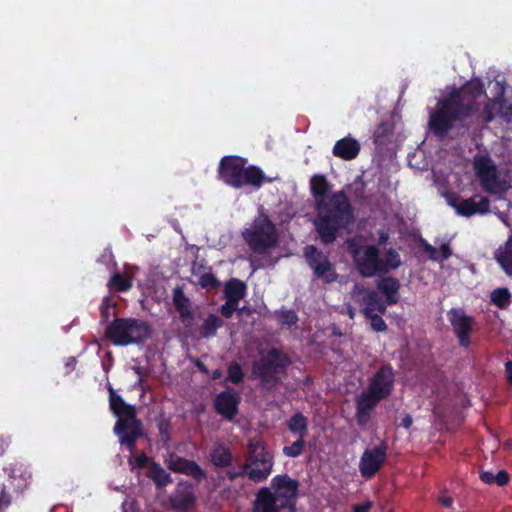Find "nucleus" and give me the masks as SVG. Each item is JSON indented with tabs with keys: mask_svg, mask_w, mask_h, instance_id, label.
<instances>
[{
	"mask_svg": "<svg viewBox=\"0 0 512 512\" xmlns=\"http://www.w3.org/2000/svg\"><path fill=\"white\" fill-rule=\"evenodd\" d=\"M198 284L206 290L218 289L221 285L217 277L211 272H205L199 276Z\"/></svg>",
	"mask_w": 512,
	"mask_h": 512,
	"instance_id": "nucleus-39",
	"label": "nucleus"
},
{
	"mask_svg": "<svg viewBox=\"0 0 512 512\" xmlns=\"http://www.w3.org/2000/svg\"><path fill=\"white\" fill-rule=\"evenodd\" d=\"M387 455V445L381 443L371 449H366L361 456L359 470L361 475L370 479L376 475L384 464Z\"/></svg>",
	"mask_w": 512,
	"mask_h": 512,
	"instance_id": "nucleus-14",
	"label": "nucleus"
},
{
	"mask_svg": "<svg viewBox=\"0 0 512 512\" xmlns=\"http://www.w3.org/2000/svg\"><path fill=\"white\" fill-rule=\"evenodd\" d=\"M479 120L484 124L490 123L494 119L493 107L489 104H486L480 115L478 116Z\"/></svg>",
	"mask_w": 512,
	"mask_h": 512,
	"instance_id": "nucleus-49",
	"label": "nucleus"
},
{
	"mask_svg": "<svg viewBox=\"0 0 512 512\" xmlns=\"http://www.w3.org/2000/svg\"><path fill=\"white\" fill-rule=\"evenodd\" d=\"M170 503L176 512H190L196 504L193 485L188 481H180L170 496Z\"/></svg>",
	"mask_w": 512,
	"mask_h": 512,
	"instance_id": "nucleus-15",
	"label": "nucleus"
},
{
	"mask_svg": "<svg viewBox=\"0 0 512 512\" xmlns=\"http://www.w3.org/2000/svg\"><path fill=\"white\" fill-rule=\"evenodd\" d=\"M223 325L224 322L219 316L209 314L200 327V334L203 338L214 337Z\"/></svg>",
	"mask_w": 512,
	"mask_h": 512,
	"instance_id": "nucleus-31",
	"label": "nucleus"
},
{
	"mask_svg": "<svg viewBox=\"0 0 512 512\" xmlns=\"http://www.w3.org/2000/svg\"><path fill=\"white\" fill-rule=\"evenodd\" d=\"M291 357L283 349L271 347L253 363L252 373L266 390L276 388L288 374Z\"/></svg>",
	"mask_w": 512,
	"mask_h": 512,
	"instance_id": "nucleus-4",
	"label": "nucleus"
},
{
	"mask_svg": "<svg viewBox=\"0 0 512 512\" xmlns=\"http://www.w3.org/2000/svg\"><path fill=\"white\" fill-rule=\"evenodd\" d=\"M494 259L502 271L512 278V234L495 250Z\"/></svg>",
	"mask_w": 512,
	"mask_h": 512,
	"instance_id": "nucleus-26",
	"label": "nucleus"
},
{
	"mask_svg": "<svg viewBox=\"0 0 512 512\" xmlns=\"http://www.w3.org/2000/svg\"><path fill=\"white\" fill-rule=\"evenodd\" d=\"M109 288L115 292H127L132 288V279L116 272L109 280Z\"/></svg>",
	"mask_w": 512,
	"mask_h": 512,
	"instance_id": "nucleus-33",
	"label": "nucleus"
},
{
	"mask_svg": "<svg viewBox=\"0 0 512 512\" xmlns=\"http://www.w3.org/2000/svg\"><path fill=\"white\" fill-rule=\"evenodd\" d=\"M413 423V420H412V417L410 415H405L403 418H402V423L401 425L406 428V429H409L411 427Z\"/></svg>",
	"mask_w": 512,
	"mask_h": 512,
	"instance_id": "nucleus-58",
	"label": "nucleus"
},
{
	"mask_svg": "<svg viewBox=\"0 0 512 512\" xmlns=\"http://www.w3.org/2000/svg\"><path fill=\"white\" fill-rule=\"evenodd\" d=\"M378 300L379 296L375 291H366L361 300V312L364 316H370L375 313Z\"/></svg>",
	"mask_w": 512,
	"mask_h": 512,
	"instance_id": "nucleus-36",
	"label": "nucleus"
},
{
	"mask_svg": "<svg viewBox=\"0 0 512 512\" xmlns=\"http://www.w3.org/2000/svg\"><path fill=\"white\" fill-rule=\"evenodd\" d=\"M360 143L351 136H346L333 146L332 153L335 157L350 161L355 159L360 153Z\"/></svg>",
	"mask_w": 512,
	"mask_h": 512,
	"instance_id": "nucleus-23",
	"label": "nucleus"
},
{
	"mask_svg": "<svg viewBox=\"0 0 512 512\" xmlns=\"http://www.w3.org/2000/svg\"><path fill=\"white\" fill-rule=\"evenodd\" d=\"M227 380L232 382L233 384H239L244 379V373L242 367L237 362H232L229 364Z\"/></svg>",
	"mask_w": 512,
	"mask_h": 512,
	"instance_id": "nucleus-40",
	"label": "nucleus"
},
{
	"mask_svg": "<svg viewBox=\"0 0 512 512\" xmlns=\"http://www.w3.org/2000/svg\"><path fill=\"white\" fill-rule=\"evenodd\" d=\"M348 250L358 273L364 278L381 275L382 258L375 245H361L356 240H348Z\"/></svg>",
	"mask_w": 512,
	"mask_h": 512,
	"instance_id": "nucleus-9",
	"label": "nucleus"
},
{
	"mask_svg": "<svg viewBox=\"0 0 512 512\" xmlns=\"http://www.w3.org/2000/svg\"><path fill=\"white\" fill-rule=\"evenodd\" d=\"M246 163L247 159L240 156L222 157L218 166L219 178L236 189L247 185L261 187L266 180L264 172L255 165L246 167Z\"/></svg>",
	"mask_w": 512,
	"mask_h": 512,
	"instance_id": "nucleus-5",
	"label": "nucleus"
},
{
	"mask_svg": "<svg viewBox=\"0 0 512 512\" xmlns=\"http://www.w3.org/2000/svg\"><path fill=\"white\" fill-rule=\"evenodd\" d=\"M305 446L306 437H297L290 446H284L282 452L287 457L296 458L304 452Z\"/></svg>",
	"mask_w": 512,
	"mask_h": 512,
	"instance_id": "nucleus-38",
	"label": "nucleus"
},
{
	"mask_svg": "<svg viewBox=\"0 0 512 512\" xmlns=\"http://www.w3.org/2000/svg\"><path fill=\"white\" fill-rule=\"evenodd\" d=\"M376 287L385 295L386 303L389 306L395 305L399 302V290L401 284L397 278L392 276L382 277L377 281Z\"/></svg>",
	"mask_w": 512,
	"mask_h": 512,
	"instance_id": "nucleus-25",
	"label": "nucleus"
},
{
	"mask_svg": "<svg viewBox=\"0 0 512 512\" xmlns=\"http://www.w3.org/2000/svg\"><path fill=\"white\" fill-rule=\"evenodd\" d=\"M422 246L423 249L429 253V258L436 262L445 261L452 255V250L448 243H443L438 250L428 242L422 240Z\"/></svg>",
	"mask_w": 512,
	"mask_h": 512,
	"instance_id": "nucleus-30",
	"label": "nucleus"
},
{
	"mask_svg": "<svg viewBox=\"0 0 512 512\" xmlns=\"http://www.w3.org/2000/svg\"><path fill=\"white\" fill-rule=\"evenodd\" d=\"M365 317L370 320L371 327L374 331L384 332L387 330V324L380 315L374 313Z\"/></svg>",
	"mask_w": 512,
	"mask_h": 512,
	"instance_id": "nucleus-43",
	"label": "nucleus"
},
{
	"mask_svg": "<svg viewBox=\"0 0 512 512\" xmlns=\"http://www.w3.org/2000/svg\"><path fill=\"white\" fill-rule=\"evenodd\" d=\"M277 497L267 487L258 490L253 502L252 512H279Z\"/></svg>",
	"mask_w": 512,
	"mask_h": 512,
	"instance_id": "nucleus-24",
	"label": "nucleus"
},
{
	"mask_svg": "<svg viewBox=\"0 0 512 512\" xmlns=\"http://www.w3.org/2000/svg\"><path fill=\"white\" fill-rule=\"evenodd\" d=\"M304 257L312 270L313 280L321 281L323 284H332L337 281L339 275L335 264L323 251L314 245H308L304 248Z\"/></svg>",
	"mask_w": 512,
	"mask_h": 512,
	"instance_id": "nucleus-10",
	"label": "nucleus"
},
{
	"mask_svg": "<svg viewBox=\"0 0 512 512\" xmlns=\"http://www.w3.org/2000/svg\"><path fill=\"white\" fill-rule=\"evenodd\" d=\"M215 472V475L210 476L212 491H217L219 488H221L226 480V474L224 470H215Z\"/></svg>",
	"mask_w": 512,
	"mask_h": 512,
	"instance_id": "nucleus-47",
	"label": "nucleus"
},
{
	"mask_svg": "<svg viewBox=\"0 0 512 512\" xmlns=\"http://www.w3.org/2000/svg\"><path fill=\"white\" fill-rule=\"evenodd\" d=\"M148 477L155 483L159 488L165 487L172 483V477L167 473L164 468L158 463H152Z\"/></svg>",
	"mask_w": 512,
	"mask_h": 512,
	"instance_id": "nucleus-32",
	"label": "nucleus"
},
{
	"mask_svg": "<svg viewBox=\"0 0 512 512\" xmlns=\"http://www.w3.org/2000/svg\"><path fill=\"white\" fill-rule=\"evenodd\" d=\"M395 374L391 364L381 365L369 378L367 389L383 400L387 399L394 390Z\"/></svg>",
	"mask_w": 512,
	"mask_h": 512,
	"instance_id": "nucleus-13",
	"label": "nucleus"
},
{
	"mask_svg": "<svg viewBox=\"0 0 512 512\" xmlns=\"http://www.w3.org/2000/svg\"><path fill=\"white\" fill-rule=\"evenodd\" d=\"M479 105L475 101L464 102L460 90H453L438 101L437 109L430 113L428 127L438 138H444L455 122L471 117Z\"/></svg>",
	"mask_w": 512,
	"mask_h": 512,
	"instance_id": "nucleus-2",
	"label": "nucleus"
},
{
	"mask_svg": "<svg viewBox=\"0 0 512 512\" xmlns=\"http://www.w3.org/2000/svg\"><path fill=\"white\" fill-rule=\"evenodd\" d=\"M464 92L471 94L473 99H477L485 94L483 84L481 82H472L464 87Z\"/></svg>",
	"mask_w": 512,
	"mask_h": 512,
	"instance_id": "nucleus-44",
	"label": "nucleus"
},
{
	"mask_svg": "<svg viewBox=\"0 0 512 512\" xmlns=\"http://www.w3.org/2000/svg\"><path fill=\"white\" fill-rule=\"evenodd\" d=\"M278 320L280 323L291 327L298 322V315L293 310H282L278 314Z\"/></svg>",
	"mask_w": 512,
	"mask_h": 512,
	"instance_id": "nucleus-41",
	"label": "nucleus"
},
{
	"mask_svg": "<svg viewBox=\"0 0 512 512\" xmlns=\"http://www.w3.org/2000/svg\"><path fill=\"white\" fill-rule=\"evenodd\" d=\"M164 463L167 468L174 473L184 474L191 477L194 481L200 483L208 478V473L196 461L186 459L176 453H169Z\"/></svg>",
	"mask_w": 512,
	"mask_h": 512,
	"instance_id": "nucleus-12",
	"label": "nucleus"
},
{
	"mask_svg": "<svg viewBox=\"0 0 512 512\" xmlns=\"http://www.w3.org/2000/svg\"><path fill=\"white\" fill-rule=\"evenodd\" d=\"M273 465L274 457L267 450L264 441L259 437L249 439L244 463V468L249 471L248 478L256 483L266 480L272 472Z\"/></svg>",
	"mask_w": 512,
	"mask_h": 512,
	"instance_id": "nucleus-7",
	"label": "nucleus"
},
{
	"mask_svg": "<svg viewBox=\"0 0 512 512\" xmlns=\"http://www.w3.org/2000/svg\"><path fill=\"white\" fill-rule=\"evenodd\" d=\"M106 337L116 346L131 344L129 335V318H115L105 330Z\"/></svg>",
	"mask_w": 512,
	"mask_h": 512,
	"instance_id": "nucleus-19",
	"label": "nucleus"
},
{
	"mask_svg": "<svg viewBox=\"0 0 512 512\" xmlns=\"http://www.w3.org/2000/svg\"><path fill=\"white\" fill-rule=\"evenodd\" d=\"M196 366H197V368L199 369L200 372L208 373V368L206 367V365L203 362L198 360L196 362Z\"/></svg>",
	"mask_w": 512,
	"mask_h": 512,
	"instance_id": "nucleus-61",
	"label": "nucleus"
},
{
	"mask_svg": "<svg viewBox=\"0 0 512 512\" xmlns=\"http://www.w3.org/2000/svg\"><path fill=\"white\" fill-rule=\"evenodd\" d=\"M490 299L499 309H505L510 305L511 293L506 287L496 288L491 292Z\"/></svg>",
	"mask_w": 512,
	"mask_h": 512,
	"instance_id": "nucleus-34",
	"label": "nucleus"
},
{
	"mask_svg": "<svg viewBox=\"0 0 512 512\" xmlns=\"http://www.w3.org/2000/svg\"><path fill=\"white\" fill-rule=\"evenodd\" d=\"M439 502L446 508H451L452 504H453V499L449 496H440L439 497Z\"/></svg>",
	"mask_w": 512,
	"mask_h": 512,
	"instance_id": "nucleus-56",
	"label": "nucleus"
},
{
	"mask_svg": "<svg viewBox=\"0 0 512 512\" xmlns=\"http://www.w3.org/2000/svg\"><path fill=\"white\" fill-rule=\"evenodd\" d=\"M372 507L371 502L367 501L362 504L354 505L352 508V512H369Z\"/></svg>",
	"mask_w": 512,
	"mask_h": 512,
	"instance_id": "nucleus-53",
	"label": "nucleus"
},
{
	"mask_svg": "<svg viewBox=\"0 0 512 512\" xmlns=\"http://www.w3.org/2000/svg\"><path fill=\"white\" fill-rule=\"evenodd\" d=\"M331 188L323 174H315L310 179V192L317 212L314 224L324 244L333 243L338 233L353 224L355 219L347 194L340 190L329 195Z\"/></svg>",
	"mask_w": 512,
	"mask_h": 512,
	"instance_id": "nucleus-1",
	"label": "nucleus"
},
{
	"mask_svg": "<svg viewBox=\"0 0 512 512\" xmlns=\"http://www.w3.org/2000/svg\"><path fill=\"white\" fill-rule=\"evenodd\" d=\"M388 239H389L388 233L383 231V230H381L379 232V240H378L379 244L380 245H385L387 243Z\"/></svg>",
	"mask_w": 512,
	"mask_h": 512,
	"instance_id": "nucleus-59",
	"label": "nucleus"
},
{
	"mask_svg": "<svg viewBox=\"0 0 512 512\" xmlns=\"http://www.w3.org/2000/svg\"><path fill=\"white\" fill-rule=\"evenodd\" d=\"M172 301L176 311L179 314L181 322L189 327L194 320V313L191 309V301L184 293L181 286H176L173 289Z\"/></svg>",
	"mask_w": 512,
	"mask_h": 512,
	"instance_id": "nucleus-20",
	"label": "nucleus"
},
{
	"mask_svg": "<svg viewBox=\"0 0 512 512\" xmlns=\"http://www.w3.org/2000/svg\"><path fill=\"white\" fill-rule=\"evenodd\" d=\"M226 479H229L230 481H234L238 478L247 476L248 477V470L244 468V465L241 469L237 470L233 467V465L230 468H224Z\"/></svg>",
	"mask_w": 512,
	"mask_h": 512,
	"instance_id": "nucleus-46",
	"label": "nucleus"
},
{
	"mask_svg": "<svg viewBox=\"0 0 512 512\" xmlns=\"http://www.w3.org/2000/svg\"><path fill=\"white\" fill-rule=\"evenodd\" d=\"M11 503V497L6 492L5 487L2 486L0 489V512H2L3 509L7 508Z\"/></svg>",
	"mask_w": 512,
	"mask_h": 512,
	"instance_id": "nucleus-50",
	"label": "nucleus"
},
{
	"mask_svg": "<svg viewBox=\"0 0 512 512\" xmlns=\"http://www.w3.org/2000/svg\"><path fill=\"white\" fill-rule=\"evenodd\" d=\"M238 304L239 302L226 299V302L220 308L221 315L226 319L231 318L233 313L238 309Z\"/></svg>",
	"mask_w": 512,
	"mask_h": 512,
	"instance_id": "nucleus-45",
	"label": "nucleus"
},
{
	"mask_svg": "<svg viewBox=\"0 0 512 512\" xmlns=\"http://www.w3.org/2000/svg\"><path fill=\"white\" fill-rule=\"evenodd\" d=\"M495 86L499 89L498 99L500 100L504 94V86L500 82H496Z\"/></svg>",
	"mask_w": 512,
	"mask_h": 512,
	"instance_id": "nucleus-62",
	"label": "nucleus"
},
{
	"mask_svg": "<svg viewBox=\"0 0 512 512\" xmlns=\"http://www.w3.org/2000/svg\"><path fill=\"white\" fill-rule=\"evenodd\" d=\"M457 213L464 217H471L476 214L484 215L490 210V201L487 197L475 194L468 199H462L453 204Z\"/></svg>",
	"mask_w": 512,
	"mask_h": 512,
	"instance_id": "nucleus-17",
	"label": "nucleus"
},
{
	"mask_svg": "<svg viewBox=\"0 0 512 512\" xmlns=\"http://www.w3.org/2000/svg\"><path fill=\"white\" fill-rule=\"evenodd\" d=\"M382 400L381 397L371 393L368 389L364 390L356 397L355 418L359 426L363 427L368 423L372 412Z\"/></svg>",
	"mask_w": 512,
	"mask_h": 512,
	"instance_id": "nucleus-16",
	"label": "nucleus"
},
{
	"mask_svg": "<svg viewBox=\"0 0 512 512\" xmlns=\"http://www.w3.org/2000/svg\"><path fill=\"white\" fill-rule=\"evenodd\" d=\"M246 292L247 286L245 282L237 278L229 279L224 285L225 299H229L234 302H240V300L245 297Z\"/></svg>",
	"mask_w": 512,
	"mask_h": 512,
	"instance_id": "nucleus-29",
	"label": "nucleus"
},
{
	"mask_svg": "<svg viewBox=\"0 0 512 512\" xmlns=\"http://www.w3.org/2000/svg\"><path fill=\"white\" fill-rule=\"evenodd\" d=\"M505 372L508 383L512 385V361H507L505 363Z\"/></svg>",
	"mask_w": 512,
	"mask_h": 512,
	"instance_id": "nucleus-55",
	"label": "nucleus"
},
{
	"mask_svg": "<svg viewBox=\"0 0 512 512\" xmlns=\"http://www.w3.org/2000/svg\"><path fill=\"white\" fill-rule=\"evenodd\" d=\"M509 479H510V477H509L508 472L505 470H500L495 475V484H497L500 487L505 486L509 482Z\"/></svg>",
	"mask_w": 512,
	"mask_h": 512,
	"instance_id": "nucleus-51",
	"label": "nucleus"
},
{
	"mask_svg": "<svg viewBox=\"0 0 512 512\" xmlns=\"http://www.w3.org/2000/svg\"><path fill=\"white\" fill-rule=\"evenodd\" d=\"M473 169L484 192L501 196L510 189V180L501 176L497 165L490 156L476 155Z\"/></svg>",
	"mask_w": 512,
	"mask_h": 512,
	"instance_id": "nucleus-8",
	"label": "nucleus"
},
{
	"mask_svg": "<svg viewBox=\"0 0 512 512\" xmlns=\"http://www.w3.org/2000/svg\"><path fill=\"white\" fill-rule=\"evenodd\" d=\"M388 304L383 301H381V299L379 298L378 302H377V305L375 307V311H378L380 314H384L386 312V306Z\"/></svg>",
	"mask_w": 512,
	"mask_h": 512,
	"instance_id": "nucleus-57",
	"label": "nucleus"
},
{
	"mask_svg": "<svg viewBox=\"0 0 512 512\" xmlns=\"http://www.w3.org/2000/svg\"><path fill=\"white\" fill-rule=\"evenodd\" d=\"M402 264L401 257L395 249L387 250L385 259H382L381 275L387 274L390 270L399 268Z\"/></svg>",
	"mask_w": 512,
	"mask_h": 512,
	"instance_id": "nucleus-35",
	"label": "nucleus"
},
{
	"mask_svg": "<svg viewBox=\"0 0 512 512\" xmlns=\"http://www.w3.org/2000/svg\"><path fill=\"white\" fill-rule=\"evenodd\" d=\"M239 396L232 390L220 392L215 398L216 412L227 420H232L238 414Z\"/></svg>",
	"mask_w": 512,
	"mask_h": 512,
	"instance_id": "nucleus-18",
	"label": "nucleus"
},
{
	"mask_svg": "<svg viewBox=\"0 0 512 512\" xmlns=\"http://www.w3.org/2000/svg\"><path fill=\"white\" fill-rule=\"evenodd\" d=\"M447 317L460 347L469 348L471 345V332L475 324L474 318L465 314L461 308H451L447 312Z\"/></svg>",
	"mask_w": 512,
	"mask_h": 512,
	"instance_id": "nucleus-11",
	"label": "nucleus"
},
{
	"mask_svg": "<svg viewBox=\"0 0 512 512\" xmlns=\"http://www.w3.org/2000/svg\"><path fill=\"white\" fill-rule=\"evenodd\" d=\"M157 428L161 436V440L167 444L171 440V422L169 419H161L157 423Z\"/></svg>",
	"mask_w": 512,
	"mask_h": 512,
	"instance_id": "nucleus-42",
	"label": "nucleus"
},
{
	"mask_svg": "<svg viewBox=\"0 0 512 512\" xmlns=\"http://www.w3.org/2000/svg\"><path fill=\"white\" fill-rule=\"evenodd\" d=\"M76 364H77V360L75 357L67 358L66 363H65L66 373H71L75 369Z\"/></svg>",
	"mask_w": 512,
	"mask_h": 512,
	"instance_id": "nucleus-54",
	"label": "nucleus"
},
{
	"mask_svg": "<svg viewBox=\"0 0 512 512\" xmlns=\"http://www.w3.org/2000/svg\"><path fill=\"white\" fill-rule=\"evenodd\" d=\"M109 406L117 417L114 426V433L119 439L120 445L124 446L131 454L137 447V441L144 436V427L142 421L137 418V412L133 405L127 404L124 399L118 395L111 385L108 386Z\"/></svg>",
	"mask_w": 512,
	"mask_h": 512,
	"instance_id": "nucleus-3",
	"label": "nucleus"
},
{
	"mask_svg": "<svg viewBox=\"0 0 512 512\" xmlns=\"http://www.w3.org/2000/svg\"><path fill=\"white\" fill-rule=\"evenodd\" d=\"M271 487L275 490L273 494L277 499L282 498L290 500L297 496L299 483L297 480L290 478L289 475L283 474L273 477Z\"/></svg>",
	"mask_w": 512,
	"mask_h": 512,
	"instance_id": "nucleus-21",
	"label": "nucleus"
},
{
	"mask_svg": "<svg viewBox=\"0 0 512 512\" xmlns=\"http://www.w3.org/2000/svg\"><path fill=\"white\" fill-rule=\"evenodd\" d=\"M150 325L141 319L129 318V335L128 339L131 344H142L145 340L151 337Z\"/></svg>",
	"mask_w": 512,
	"mask_h": 512,
	"instance_id": "nucleus-27",
	"label": "nucleus"
},
{
	"mask_svg": "<svg viewBox=\"0 0 512 512\" xmlns=\"http://www.w3.org/2000/svg\"><path fill=\"white\" fill-rule=\"evenodd\" d=\"M208 458L215 470L230 468L234 461L232 450L223 443H215L209 450Z\"/></svg>",
	"mask_w": 512,
	"mask_h": 512,
	"instance_id": "nucleus-22",
	"label": "nucleus"
},
{
	"mask_svg": "<svg viewBox=\"0 0 512 512\" xmlns=\"http://www.w3.org/2000/svg\"><path fill=\"white\" fill-rule=\"evenodd\" d=\"M495 475L496 474H493L492 472L490 471H482L480 473V479L482 482L486 483V484H495Z\"/></svg>",
	"mask_w": 512,
	"mask_h": 512,
	"instance_id": "nucleus-52",
	"label": "nucleus"
},
{
	"mask_svg": "<svg viewBox=\"0 0 512 512\" xmlns=\"http://www.w3.org/2000/svg\"><path fill=\"white\" fill-rule=\"evenodd\" d=\"M128 462L132 467L145 468L148 464V457L144 452H141L137 456L130 457Z\"/></svg>",
	"mask_w": 512,
	"mask_h": 512,
	"instance_id": "nucleus-48",
	"label": "nucleus"
},
{
	"mask_svg": "<svg viewBox=\"0 0 512 512\" xmlns=\"http://www.w3.org/2000/svg\"><path fill=\"white\" fill-rule=\"evenodd\" d=\"M392 134V126L387 122L380 123L373 134L374 143L378 146L386 145L389 135Z\"/></svg>",
	"mask_w": 512,
	"mask_h": 512,
	"instance_id": "nucleus-37",
	"label": "nucleus"
},
{
	"mask_svg": "<svg viewBox=\"0 0 512 512\" xmlns=\"http://www.w3.org/2000/svg\"><path fill=\"white\" fill-rule=\"evenodd\" d=\"M112 308L113 307H111L110 305L101 307V314H102V317L104 318V320H107L109 318L110 310Z\"/></svg>",
	"mask_w": 512,
	"mask_h": 512,
	"instance_id": "nucleus-60",
	"label": "nucleus"
},
{
	"mask_svg": "<svg viewBox=\"0 0 512 512\" xmlns=\"http://www.w3.org/2000/svg\"><path fill=\"white\" fill-rule=\"evenodd\" d=\"M242 237L249 248L257 254L269 253L279 242L276 226L264 210L259 211L250 227L242 232Z\"/></svg>",
	"mask_w": 512,
	"mask_h": 512,
	"instance_id": "nucleus-6",
	"label": "nucleus"
},
{
	"mask_svg": "<svg viewBox=\"0 0 512 512\" xmlns=\"http://www.w3.org/2000/svg\"><path fill=\"white\" fill-rule=\"evenodd\" d=\"M308 425V418L302 412L299 411L294 413L286 421V426L289 432L297 437H307Z\"/></svg>",
	"mask_w": 512,
	"mask_h": 512,
	"instance_id": "nucleus-28",
	"label": "nucleus"
},
{
	"mask_svg": "<svg viewBox=\"0 0 512 512\" xmlns=\"http://www.w3.org/2000/svg\"><path fill=\"white\" fill-rule=\"evenodd\" d=\"M505 445H506V446H512V442H511V441H507V442L505 443Z\"/></svg>",
	"mask_w": 512,
	"mask_h": 512,
	"instance_id": "nucleus-64",
	"label": "nucleus"
},
{
	"mask_svg": "<svg viewBox=\"0 0 512 512\" xmlns=\"http://www.w3.org/2000/svg\"><path fill=\"white\" fill-rule=\"evenodd\" d=\"M222 375V372L221 370L217 369L215 371H213L212 373V379L216 380V379H219Z\"/></svg>",
	"mask_w": 512,
	"mask_h": 512,
	"instance_id": "nucleus-63",
	"label": "nucleus"
}]
</instances>
